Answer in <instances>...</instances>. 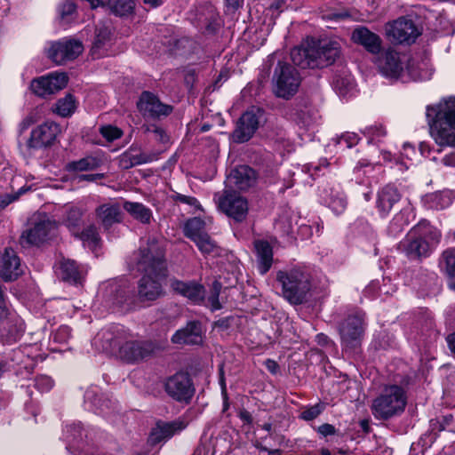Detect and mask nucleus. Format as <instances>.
<instances>
[{
    "label": "nucleus",
    "mask_w": 455,
    "mask_h": 455,
    "mask_svg": "<svg viewBox=\"0 0 455 455\" xmlns=\"http://www.w3.org/2000/svg\"><path fill=\"white\" fill-rule=\"evenodd\" d=\"M136 268L143 275L138 283V297L142 302L153 301L164 294L162 281L166 277L164 251L156 238L140 244L132 255Z\"/></svg>",
    "instance_id": "1"
},
{
    "label": "nucleus",
    "mask_w": 455,
    "mask_h": 455,
    "mask_svg": "<svg viewBox=\"0 0 455 455\" xmlns=\"http://www.w3.org/2000/svg\"><path fill=\"white\" fill-rule=\"evenodd\" d=\"M426 115L435 142L441 148H455V97L427 106Z\"/></svg>",
    "instance_id": "2"
},
{
    "label": "nucleus",
    "mask_w": 455,
    "mask_h": 455,
    "mask_svg": "<svg viewBox=\"0 0 455 455\" xmlns=\"http://www.w3.org/2000/svg\"><path fill=\"white\" fill-rule=\"evenodd\" d=\"M102 337L109 341V347L118 349L119 357L129 363H139L150 357L156 345L150 340L134 339L133 335L126 331L123 327H115L113 331H106Z\"/></svg>",
    "instance_id": "3"
},
{
    "label": "nucleus",
    "mask_w": 455,
    "mask_h": 455,
    "mask_svg": "<svg viewBox=\"0 0 455 455\" xmlns=\"http://www.w3.org/2000/svg\"><path fill=\"white\" fill-rule=\"evenodd\" d=\"M407 56L401 55L392 48L384 51L378 59V68L380 73L391 79H402L403 82L425 81L431 78V72L427 69H422L421 72H415L412 68L415 65L421 68L420 65L413 61H408L405 65Z\"/></svg>",
    "instance_id": "4"
},
{
    "label": "nucleus",
    "mask_w": 455,
    "mask_h": 455,
    "mask_svg": "<svg viewBox=\"0 0 455 455\" xmlns=\"http://www.w3.org/2000/svg\"><path fill=\"white\" fill-rule=\"evenodd\" d=\"M276 280L282 285L283 296L291 304H302L311 289L310 274L300 267L278 271Z\"/></svg>",
    "instance_id": "5"
},
{
    "label": "nucleus",
    "mask_w": 455,
    "mask_h": 455,
    "mask_svg": "<svg viewBox=\"0 0 455 455\" xmlns=\"http://www.w3.org/2000/svg\"><path fill=\"white\" fill-rule=\"evenodd\" d=\"M438 239L436 232L426 221L414 226L400 242V249L411 259L427 257L431 251V242Z\"/></svg>",
    "instance_id": "6"
},
{
    "label": "nucleus",
    "mask_w": 455,
    "mask_h": 455,
    "mask_svg": "<svg viewBox=\"0 0 455 455\" xmlns=\"http://www.w3.org/2000/svg\"><path fill=\"white\" fill-rule=\"evenodd\" d=\"M406 395L402 387H386L371 403V413L377 419L387 420L401 415L406 406Z\"/></svg>",
    "instance_id": "7"
},
{
    "label": "nucleus",
    "mask_w": 455,
    "mask_h": 455,
    "mask_svg": "<svg viewBox=\"0 0 455 455\" xmlns=\"http://www.w3.org/2000/svg\"><path fill=\"white\" fill-rule=\"evenodd\" d=\"M60 132V127L57 123L46 121L32 129L24 143L19 142L20 151L25 156H31L37 150L50 148Z\"/></svg>",
    "instance_id": "8"
},
{
    "label": "nucleus",
    "mask_w": 455,
    "mask_h": 455,
    "mask_svg": "<svg viewBox=\"0 0 455 455\" xmlns=\"http://www.w3.org/2000/svg\"><path fill=\"white\" fill-rule=\"evenodd\" d=\"M56 228L55 220L44 213H38L33 217L30 227L22 232L20 244L23 247L38 246L51 239Z\"/></svg>",
    "instance_id": "9"
},
{
    "label": "nucleus",
    "mask_w": 455,
    "mask_h": 455,
    "mask_svg": "<svg viewBox=\"0 0 455 455\" xmlns=\"http://www.w3.org/2000/svg\"><path fill=\"white\" fill-rule=\"evenodd\" d=\"M273 81L275 95L279 98L289 99L297 92L301 79L294 67L278 62L275 69Z\"/></svg>",
    "instance_id": "10"
},
{
    "label": "nucleus",
    "mask_w": 455,
    "mask_h": 455,
    "mask_svg": "<svg viewBox=\"0 0 455 455\" xmlns=\"http://www.w3.org/2000/svg\"><path fill=\"white\" fill-rule=\"evenodd\" d=\"M218 208L235 222H243L249 212V204L245 197L235 191L224 190L214 196Z\"/></svg>",
    "instance_id": "11"
},
{
    "label": "nucleus",
    "mask_w": 455,
    "mask_h": 455,
    "mask_svg": "<svg viewBox=\"0 0 455 455\" xmlns=\"http://www.w3.org/2000/svg\"><path fill=\"white\" fill-rule=\"evenodd\" d=\"M364 331V314L361 311L348 314L339 326L342 345L346 348L358 347L361 344Z\"/></svg>",
    "instance_id": "12"
},
{
    "label": "nucleus",
    "mask_w": 455,
    "mask_h": 455,
    "mask_svg": "<svg viewBox=\"0 0 455 455\" xmlns=\"http://www.w3.org/2000/svg\"><path fill=\"white\" fill-rule=\"evenodd\" d=\"M23 331V321L7 307L4 289L0 284V339L6 341L16 340Z\"/></svg>",
    "instance_id": "13"
},
{
    "label": "nucleus",
    "mask_w": 455,
    "mask_h": 455,
    "mask_svg": "<svg viewBox=\"0 0 455 455\" xmlns=\"http://www.w3.org/2000/svg\"><path fill=\"white\" fill-rule=\"evenodd\" d=\"M164 390L167 395L179 403H188L195 395V387L188 372L179 371L166 379Z\"/></svg>",
    "instance_id": "14"
},
{
    "label": "nucleus",
    "mask_w": 455,
    "mask_h": 455,
    "mask_svg": "<svg viewBox=\"0 0 455 455\" xmlns=\"http://www.w3.org/2000/svg\"><path fill=\"white\" fill-rule=\"evenodd\" d=\"M419 35L420 32L415 23L403 17L386 25L387 38L393 44H411Z\"/></svg>",
    "instance_id": "15"
},
{
    "label": "nucleus",
    "mask_w": 455,
    "mask_h": 455,
    "mask_svg": "<svg viewBox=\"0 0 455 455\" xmlns=\"http://www.w3.org/2000/svg\"><path fill=\"white\" fill-rule=\"evenodd\" d=\"M83 51L81 41L65 37L52 44L48 56L57 65H62L76 59Z\"/></svg>",
    "instance_id": "16"
},
{
    "label": "nucleus",
    "mask_w": 455,
    "mask_h": 455,
    "mask_svg": "<svg viewBox=\"0 0 455 455\" xmlns=\"http://www.w3.org/2000/svg\"><path fill=\"white\" fill-rule=\"evenodd\" d=\"M68 76L63 72H52L47 76L33 79L30 84L31 91L40 97L54 94L66 87Z\"/></svg>",
    "instance_id": "17"
},
{
    "label": "nucleus",
    "mask_w": 455,
    "mask_h": 455,
    "mask_svg": "<svg viewBox=\"0 0 455 455\" xmlns=\"http://www.w3.org/2000/svg\"><path fill=\"white\" fill-rule=\"evenodd\" d=\"M260 116V111L254 108L243 113L233 132L234 140L237 143L248 141L259 128Z\"/></svg>",
    "instance_id": "18"
},
{
    "label": "nucleus",
    "mask_w": 455,
    "mask_h": 455,
    "mask_svg": "<svg viewBox=\"0 0 455 455\" xmlns=\"http://www.w3.org/2000/svg\"><path fill=\"white\" fill-rule=\"evenodd\" d=\"M137 106L141 115L148 118L167 116L172 111V106L162 103L156 95L149 92H142Z\"/></svg>",
    "instance_id": "19"
},
{
    "label": "nucleus",
    "mask_w": 455,
    "mask_h": 455,
    "mask_svg": "<svg viewBox=\"0 0 455 455\" xmlns=\"http://www.w3.org/2000/svg\"><path fill=\"white\" fill-rule=\"evenodd\" d=\"M313 68H324L333 64L340 54V45L336 41H321L316 47H312Z\"/></svg>",
    "instance_id": "20"
},
{
    "label": "nucleus",
    "mask_w": 455,
    "mask_h": 455,
    "mask_svg": "<svg viewBox=\"0 0 455 455\" xmlns=\"http://www.w3.org/2000/svg\"><path fill=\"white\" fill-rule=\"evenodd\" d=\"M402 199V194L393 185H386L377 192L375 208L380 218H387L395 204Z\"/></svg>",
    "instance_id": "21"
},
{
    "label": "nucleus",
    "mask_w": 455,
    "mask_h": 455,
    "mask_svg": "<svg viewBox=\"0 0 455 455\" xmlns=\"http://www.w3.org/2000/svg\"><path fill=\"white\" fill-rule=\"evenodd\" d=\"M188 425V421L184 417L170 422L158 421L150 434V440L153 443H157L167 440L180 433Z\"/></svg>",
    "instance_id": "22"
},
{
    "label": "nucleus",
    "mask_w": 455,
    "mask_h": 455,
    "mask_svg": "<svg viewBox=\"0 0 455 455\" xmlns=\"http://www.w3.org/2000/svg\"><path fill=\"white\" fill-rule=\"evenodd\" d=\"M113 41L111 27L105 23L97 25L91 48L93 59H100L108 54Z\"/></svg>",
    "instance_id": "23"
},
{
    "label": "nucleus",
    "mask_w": 455,
    "mask_h": 455,
    "mask_svg": "<svg viewBox=\"0 0 455 455\" xmlns=\"http://www.w3.org/2000/svg\"><path fill=\"white\" fill-rule=\"evenodd\" d=\"M20 259L11 248L0 255V276L5 281L17 279L22 274Z\"/></svg>",
    "instance_id": "24"
},
{
    "label": "nucleus",
    "mask_w": 455,
    "mask_h": 455,
    "mask_svg": "<svg viewBox=\"0 0 455 455\" xmlns=\"http://www.w3.org/2000/svg\"><path fill=\"white\" fill-rule=\"evenodd\" d=\"M172 342L176 345H200L203 342L202 324L199 321H190L187 325L172 336Z\"/></svg>",
    "instance_id": "25"
},
{
    "label": "nucleus",
    "mask_w": 455,
    "mask_h": 455,
    "mask_svg": "<svg viewBox=\"0 0 455 455\" xmlns=\"http://www.w3.org/2000/svg\"><path fill=\"white\" fill-rule=\"evenodd\" d=\"M321 202L334 213H342L347 205V197L339 186H326L319 193Z\"/></svg>",
    "instance_id": "26"
},
{
    "label": "nucleus",
    "mask_w": 455,
    "mask_h": 455,
    "mask_svg": "<svg viewBox=\"0 0 455 455\" xmlns=\"http://www.w3.org/2000/svg\"><path fill=\"white\" fill-rule=\"evenodd\" d=\"M84 399L85 409L95 412H107L115 404V402L111 400L109 395L102 394L96 386L87 388Z\"/></svg>",
    "instance_id": "27"
},
{
    "label": "nucleus",
    "mask_w": 455,
    "mask_h": 455,
    "mask_svg": "<svg viewBox=\"0 0 455 455\" xmlns=\"http://www.w3.org/2000/svg\"><path fill=\"white\" fill-rule=\"evenodd\" d=\"M351 39L354 43L363 46L371 54L380 53L382 48L381 38L366 27L360 26L355 28Z\"/></svg>",
    "instance_id": "28"
},
{
    "label": "nucleus",
    "mask_w": 455,
    "mask_h": 455,
    "mask_svg": "<svg viewBox=\"0 0 455 455\" xmlns=\"http://www.w3.org/2000/svg\"><path fill=\"white\" fill-rule=\"evenodd\" d=\"M256 180L255 172L247 165H240L231 171L227 178L230 187L240 190H246L254 185Z\"/></svg>",
    "instance_id": "29"
},
{
    "label": "nucleus",
    "mask_w": 455,
    "mask_h": 455,
    "mask_svg": "<svg viewBox=\"0 0 455 455\" xmlns=\"http://www.w3.org/2000/svg\"><path fill=\"white\" fill-rule=\"evenodd\" d=\"M98 221L105 229H109L114 224L122 221V209L117 203H106L95 210Z\"/></svg>",
    "instance_id": "30"
},
{
    "label": "nucleus",
    "mask_w": 455,
    "mask_h": 455,
    "mask_svg": "<svg viewBox=\"0 0 455 455\" xmlns=\"http://www.w3.org/2000/svg\"><path fill=\"white\" fill-rule=\"evenodd\" d=\"M171 287L175 292L188 298L194 303H200L204 298V286L196 282L173 280L171 283Z\"/></svg>",
    "instance_id": "31"
},
{
    "label": "nucleus",
    "mask_w": 455,
    "mask_h": 455,
    "mask_svg": "<svg viewBox=\"0 0 455 455\" xmlns=\"http://www.w3.org/2000/svg\"><path fill=\"white\" fill-rule=\"evenodd\" d=\"M455 199L451 190H443L426 195L423 198L425 207L431 210H443L451 206Z\"/></svg>",
    "instance_id": "32"
},
{
    "label": "nucleus",
    "mask_w": 455,
    "mask_h": 455,
    "mask_svg": "<svg viewBox=\"0 0 455 455\" xmlns=\"http://www.w3.org/2000/svg\"><path fill=\"white\" fill-rule=\"evenodd\" d=\"M85 270L83 267L76 265V261L70 259H63L60 263V276L63 281L71 283H81Z\"/></svg>",
    "instance_id": "33"
},
{
    "label": "nucleus",
    "mask_w": 455,
    "mask_h": 455,
    "mask_svg": "<svg viewBox=\"0 0 455 455\" xmlns=\"http://www.w3.org/2000/svg\"><path fill=\"white\" fill-rule=\"evenodd\" d=\"M259 264V271L265 275L271 267L273 262V250L271 245L263 240H258L254 243Z\"/></svg>",
    "instance_id": "34"
},
{
    "label": "nucleus",
    "mask_w": 455,
    "mask_h": 455,
    "mask_svg": "<svg viewBox=\"0 0 455 455\" xmlns=\"http://www.w3.org/2000/svg\"><path fill=\"white\" fill-rule=\"evenodd\" d=\"M411 217V208H403L390 220L387 229V234L394 237L399 235L404 230V228L410 224Z\"/></svg>",
    "instance_id": "35"
},
{
    "label": "nucleus",
    "mask_w": 455,
    "mask_h": 455,
    "mask_svg": "<svg viewBox=\"0 0 455 455\" xmlns=\"http://www.w3.org/2000/svg\"><path fill=\"white\" fill-rule=\"evenodd\" d=\"M154 159V156L144 153L134 154L131 148L119 156L118 164L122 169L127 170L136 165L152 162Z\"/></svg>",
    "instance_id": "36"
},
{
    "label": "nucleus",
    "mask_w": 455,
    "mask_h": 455,
    "mask_svg": "<svg viewBox=\"0 0 455 455\" xmlns=\"http://www.w3.org/2000/svg\"><path fill=\"white\" fill-rule=\"evenodd\" d=\"M83 215V209L77 206H70L66 210L62 221L73 235H78L82 225Z\"/></svg>",
    "instance_id": "37"
},
{
    "label": "nucleus",
    "mask_w": 455,
    "mask_h": 455,
    "mask_svg": "<svg viewBox=\"0 0 455 455\" xmlns=\"http://www.w3.org/2000/svg\"><path fill=\"white\" fill-rule=\"evenodd\" d=\"M124 209L135 220L143 224H148L151 220V210L141 203L125 202Z\"/></svg>",
    "instance_id": "38"
},
{
    "label": "nucleus",
    "mask_w": 455,
    "mask_h": 455,
    "mask_svg": "<svg viewBox=\"0 0 455 455\" xmlns=\"http://www.w3.org/2000/svg\"><path fill=\"white\" fill-rule=\"evenodd\" d=\"M291 59L294 65L300 67L302 68H314V57L312 47L310 48H302V47H295L291 51Z\"/></svg>",
    "instance_id": "39"
},
{
    "label": "nucleus",
    "mask_w": 455,
    "mask_h": 455,
    "mask_svg": "<svg viewBox=\"0 0 455 455\" xmlns=\"http://www.w3.org/2000/svg\"><path fill=\"white\" fill-rule=\"evenodd\" d=\"M102 160L95 156H87L76 161L68 164L67 169L69 172H86L92 171L100 167Z\"/></svg>",
    "instance_id": "40"
},
{
    "label": "nucleus",
    "mask_w": 455,
    "mask_h": 455,
    "mask_svg": "<svg viewBox=\"0 0 455 455\" xmlns=\"http://www.w3.org/2000/svg\"><path fill=\"white\" fill-rule=\"evenodd\" d=\"M102 296L113 305H121L125 301L124 291L116 282H110L101 289Z\"/></svg>",
    "instance_id": "41"
},
{
    "label": "nucleus",
    "mask_w": 455,
    "mask_h": 455,
    "mask_svg": "<svg viewBox=\"0 0 455 455\" xmlns=\"http://www.w3.org/2000/svg\"><path fill=\"white\" fill-rule=\"evenodd\" d=\"M134 0H108L102 2L101 6L107 7L116 16H125L132 12L134 9Z\"/></svg>",
    "instance_id": "42"
},
{
    "label": "nucleus",
    "mask_w": 455,
    "mask_h": 455,
    "mask_svg": "<svg viewBox=\"0 0 455 455\" xmlns=\"http://www.w3.org/2000/svg\"><path fill=\"white\" fill-rule=\"evenodd\" d=\"M450 277V285L455 290V248L446 250L442 254L440 262Z\"/></svg>",
    "instance_id": "43"
},
{
    "label": "nucleus",
    "mask_w": 455,
    "mask_h": 455,
    "mask_svg": "<svg viewBox=\"0 0 455 455\" xmlns=\"http://www.w3.org/2000/svg\"><path fill=\"white\" fill-rule=\"evenodd\" d=\"M76 108L75 98L71 94L58 100L55 104L54 112L62 117L70 116Z\"/></svg>",
    "instance_id": "44"
},
{
    "label": "nucleus",
    "mask_w": 455,
    "mask_h": 455,
    "mask_svg": "<svg viewBox=\"0 0 455 455\" xmlns=\"http://www.w3.org/2000/svg\"><path fill=\"white\" fill-rule=\"evenodd\" d=\"M204 221L200 218H192L187 220L184 226L185 235L193 242L204 232Z\"/></svg>",
    "instance_id": "45"
},
{
    "label": "nucleus",
    "mask_w": 455,
    "mask_h": 455,
    "mask_svg": "<svg viewBox=\"0 0 455 455\" xmlns=\"http://www.w3.org/2000/svg\"><path fill=\"white\" fill-rule=\"evenodd\" d=\"M78 236L84 243V245L88 246L91 250H94L98 247L100 238L94 225H91L84 228L82 232L78 231Z\"/></svg>",
    "instance_id": "46"
},
{
    "label": "nucleus",
    "mask_w": 455,
    "mask_h": 455,
    "mask_svg": "<svg viewBox=\"0 0 455 455\" xmlns=\"http://www.w3.org/2000/svg\"><path fill=\"white\" fill-rule=\"evenodd\" d=\"M194 243L204 255H218L219 247L207 233L197 237Z\"/></svg>",
    "instance_id": "47"
},
{
    "label": "nucleus",
    "mask_w": 455,
    "mask_h": 455,
    "mask_svg": "<svg viewBox=\"0 0 455 455\" xmlns=\"http://www.w3.org/2000/svg\"><path fill=\"white\" fill-rule=\"evenodd\" d=\"M332 84L340 94H344L353 87L354 79L348 73L337 74L332 79Z\"/></svg>",
    "instance_id": "48"
},
{
    "label": "nucleus",
    "mask_w": 455,
    "mask_h": 455,
    "mask_svg": "<svg viewBox=\"0 0 455 455\" xmlns=\"http://www.w3.org/2000/svg\"><path fill=\"white\" fill-rule=\"evenodd\" d=\"M66 441L69 443H78L83 440L84 429L81 423H75L66 427Z\"/></svg>",
    "instance_id": "49"
},
{
    "label": "nucleus",
    "mask_w": 455,
    "mask_h": 455,
    "mask_svg": "<svg viewBox=\"0 0 455 455\" xmlns=\"http://www.w3.org/2000/svg\"><path fill=\"white\" fill-rule=\"evenodd\" d=\"M363 134L369 138V142H379L386 136V130L381 125H371L366 127L363 132Z\"/></svg>",
    "instance_id": "50"
},
{
    "label": "nucleus",
    "mask_w": 455,
    "mask_h": 455,
    "mask_svg": "<svg viewBox=\"0 0 455 455\" xmlns=\"http://www.w3.org/2000/svg\"><path fill=\"white\" fill-rule=\"evenodd\" d=\"M146 131L152 132L155 135V140L164 146H168L171 143L170 135L164 128L152 124L148 126Z\"/></svg>",
    "instance_id": "51"
},
{
    "label": "nucleus",
    "mask_w": 455,
    "mask_h": 455,
    "mask_svg": "<svg viewBox=\"0 0 455 455\" xmlns=\"http://www.w3.org/2000/svg\"><path fill=\"white\" fill-rule=\"evenodd\" d=\"M295 120L299 125L307 129L315 123L316 117L308 110H300L296 113Z\"/></svg>",
    "instance_id": "52"
},
{
    "label": "nucleus",
    "mask_w": 455,
    "mask_h": 455,
    "mask_svg": "<svg viewBox=\"0 0 455 455\" xmlns=\"http://www.w3.org/2000/svg\"><path fill=\"white\" fill-rule=\"evenodd\" d=\"M359 140L356 133L347 132L337 138L336 143L341 148H351L359 142Z\"/></svg>",
    "instance_id": "53"
},
{
    "label": "nucleus",
    "mask_w": 455,
    "mask_h": 455,
    "mask_svg": "<svg viewBox=\"0 0 455 455\" xmlns=\"http://www.w3.org/2000/svg\"><path fill=\"white\" fill-rule=\"evenodd\" d=\"M323 409L324 406L322 403H316L306 408L303 411H301L299 417L306 421H310L316 419L322 413Z\"/></svg>",
    "instance_id": "54"
},
{
    "label": "nucleus",
    "mask_w": 455,
    "mask_h": 455,
    "mask_svg": "<svg viewBox=\"0 0 455 455\" xmlns=\"http://www.w3.org/2000/svg\"><path fill=\"white\" fill-rule=\"evenodd\" d=\"M53 385V380L47 375L37 376L34 380L35 387L42 393L50 391Z\"/></svg>",
    "instance_id": "55"
},
{
    "label": "nucleus",
    "mask_w": 455,
    "mask_h": 455,
    "mask_svg": "<svg viewBox=\"0 0 455 455\" xmlns=\"http://www.w3.org/2000/svg\"><path fill=\"white\" fill-rule=\"evenodd\" d=\"M100 133L108 141H113L116 139H119L123 135L121 129L112 125L102 126L100 128Z\"/></svg>",
    "instance_id": "56"
},
{
    "label": "nucleus",
    "mask_w": 455,
    "mask_h": 455,
    "mask_svg": "<svg viewBox=\"0 0 455 455\" xmlns=\"http://www.w3.org/2000/svg\"><path fill=\"white\" fill-rule=\"evenodd\" d=\"M76 11V4L72 0H64L58 8L60 18L61 20H66L68 16L72 15Z\"/></svg>",
    "instance_id": "57"
},
{
    "label": "nucleus",
    "mask_w": 455,
    "mask_h": 455,
    "mask_svg": "<svg viewBox=\"0 0 455 455\" xmlns=\"http://www.w3.org/2000/svg\"><path fill=\"white\" fill-rule=\"evenodd\" d=\"M71 337V329L67 325L59 327L52 334V339L57 343H66Z\"/></svg>",
    "instance_id": "58"
},
{
    "label": "nucleus",
    "mask_w": 455,
    "mask_h": 455,
    "mask_svg": "<svg viewBox=\"0 0 455 455\" xmlns=\"http://www.w3.org/2000/svg\"><path fill=\"white\" fill-rule=\"evenodd\" d=\"M39 119H40V116H38V114L36 111H32V112L28 113L22 119V121L20 122V124L19 125L20 133L21 134L22 132H24L31 125L37 123L39 121Z\"/></svg>",
    "instance_id": "59"
},
{
    "label": "nucleus",
    "mask_w": 455,
    "mask_h": 455,
    "mask_svg": "<svg viewBox=\"0 0 455 455\" xmlns=\"http://www.w3.org/2000/svg\"><path fill=\"white\" fill-rule=\"evenodd\" d=\"M317 432L322 436L325 437V436H328V435H334L336 433V429H335L334 426H332L331 424H328V423H325V424H323V425L318 427Z\"/></svg>",
    "instance_id": "60"
},
{
    "label": "nucleus",
    "mask_w": 455,
    "mask_h": 455,
    "mask_svg": "<svg viewBox=\"0 0 455 455\" xmlns=\"http://www.w3.org/2000/svg\"><path fill=\"white\" fill-rule=\"evenodd\" d=\"M174 198L177 202L187 204L191 206H197L198 204L197 199L193 196L177 194Z\"/></svg>",
    "instance_id": "61"
},
{
    "label": "nucleus",
    "mask_w": 455,
    "mask_h": 455,
    "mask_svg": "<svg viewBox=\"0 0 455 455\" xmlns=\"http://www.w3.org/2000/svg\"><path fill=\"white\" fill-rule=\"evenodd\" d=\"M105 177L104 173H95V174H82L77 177L78 181H88L94 182L98 180H101Z\"/></svg>",
    "instance_id": "62"
},
{
    "label": "nucleus",
    "mask_w": 455,
    "mask_h": 455,
    "mask_svg": "<svg viewBox=\"0 0 455 455\" xmlns=\"http://www.w3.org/2000/svg\"><path fill=\"white\" fill-rule=\"evenodd\" d=\"M440 162L446 167H455V151L445 155L441 158Z\"/></svg>",
    "instance_id": "63"
},
{
    "label": "nucleus",
    "mask_w": 455,
    "mask_h": 455,
    "mask_svg": "<svg viewBox=\"0 0 455 455\" xmlns=\"http://www.w3.org/2000/svg\"><path fill=\"white\" fill-rule=\"evenodd\" d=\"M219 295L220 294L217 293H212L208 298V301L212 310H218L221 308V305L219 301Z\"/></svg>",
    "instance_id": "64"
}]
</instances>
